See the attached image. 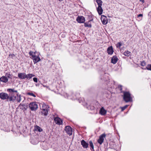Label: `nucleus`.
Returning a JSON list of instances; mask_svg holds the SVG:
<instances>
[{
  "instance_id": "f257e3e1",
  "label": "nucleus",
  "mask_w": 151,
  "mask_h": 151,
  "mask_svg": "<svg viewBox=\"0 0 151 151\" xmlns=\"http://www.w3.org/2000/svg\"><path fill=\"white\" fill-rule=\"evenodd\" d=\"M0 98L2 100H6L10 102H14L16 99V97L13 93L9 95L6 93L2 92L0 93Z\"/></svg>"
},
{
  "instance_id": "f03ea898",
  "label": "nucleus",
  "mask_w": 151,
  "mask_h": 151,
  "mask_svg": "<svg viewBox=\"0 0 151 151\" xmlns=\"http://www.w3.org/2000/svg\"><path fill=\"white\" fill-rule=\"evenodd\" d=\"M29 54L32 56L31 58L33 60L35 64L41 60L40 58L39 57V54H38L36 51L33 52L32 51H30L29 52Z\"/></svg>"
},
{
  "instance_id": "7ed1b4c3",
  "label": "nucleus",
  "mask_w": 151,
  "mask_h": 151,
  "mask_svg": "<svg viewBox=\"0 0 151 151\" xmlns=\"http://www.w3.org/2000/svg\"><path fill=\"white\" fill-rule=\"evenodd\" d=\"M123 99L126 102L132 101V99L131 96V95L129 92L124 91Z\"/></svg>"
},
{
  "instance_id": "20e7f679",
  "label": "nucleus",
  "mask_w": 151,
  "mask_h": 151,
  "mask_svg": "<svg viewBox=\"0 0 151 151\" xmlns=\"http://www.w3.org/2000/svg\"><path fill=\"white\" fill-rule=\"evenodd\" d=\"M42 105V113L44 114L45 116H47L48 114V111L49 110L48 106L43 103Z\"/></svg>"
},
{
  "instance_id": "39448f33",
  "label": "nucleus",
  "mask_w": 151,
  "mask_h": 151,
  "mask_svg": "<svg viewBox=\"0 0 151 151\" xmlns=\"http://www.w3.org/2000/svg\"><path fill=\"white\" fill-rule=\"evenodd\" d=\"M29 107L32 111H35L38 108V105L35 102H32L30 103Z\"/></svg>"
},
{
  "instance_id": "423d86ee",
  "label": "nucleus",
  "mask_w": 151,
  "mask_h": 151,
  "mask_svg": "<svg viewBox=\"0 0 151 151\" xmlns=\"http://www.w3.org/2000/svg\"><path fill=\"white\" fill-rule=\"evenodd\" d=\"M19 107L24 111L27 110L28 108V106L26 104L21 103L18 106Z\"/></svg>"
},
{
  "instance_id": "0eeeda50",
  "label": "nucleus",
  "mask_w": 151,
  "mask_h": 151,
  "mask_svg": "<svg viewBox=\"0 0 151 151\" xmlns=\"http://www.w3.org/2000/svg\"><path fill=\"white\" fill-rule=\"evenodd\" d=\"M65 130L67 134L69 135H71L72 133V130L71 127L67 126L65 127Z\"/></svg>"
},
{
  "instance_id": "6e6552de",
  "label": "nucleus",
  "mask_w": 151,
  "mask_h": 151,
  "mask_svg": "<svg viewBox=\"0 0 151 151\" xmlns=\"http://www.w3.org/2000/svg\"><path fill=\"white\" fill-rule=\"evenodd\" d=\"M77 21L79 23H83L85 21V19L82 16H78L76 19Z\"/></svg>"
},
{
  "instance_id": "1a4fd4ad",
  "label": "nucleus",
  "mask_w": 151,
  "mask_h": 151,
  "mask_svg": "<svg viewBox=\"0 0 151 151\" xmlns=\"http://www.w3.org/2000/svg\"><path fill=\"white\" fill-rule=\"evenodd\" d=\"M105 84H106L108 87L111 88L112 86L114 84V82L112 81L107 80L105 81Z\"/></svg>"
},
{
  "instance_id": "9d476101",
  "label": "nucleus",
  "mask_w": 151,
  "mask_h": 151,
  "mask_svg": "<svg viewBox=\"0 0 151 151\" xmlns=\"http://www.w3.org/2000/svg\"><path fill=\"white\" fill-rule=\"evenodd\" d=\"M26 74L25 73H19L18 76L19 78L21 79H24L26 78Z\"/></svg>"
},
{
  "instance_id": "9b49d317",
  "label": "nucleus",
  "mask_w": 151,
  "mask_h": 151,
  "mask_svg": "<svg viewBox=\"0 0 151 151\" xmlns=\"http://www.w3.org/2000/svg\"><path fill=\"white\" fill-rule=\"evenodd\" d=\"M104 140V133L102 134L99 137L98 140V142L100 144H101L103 142Z\"/></svg>"
},
{
  "instance_id": "f8f14e48",
  "label": "nucleus",
  "mask_w": 151,
  "mask_h": 151,
  "mask_svg": "<svg viewBox=\"0 0 151 151\" xmlns=\"http://www.w3.org/2000/svg\"><path fill=\"white\" fill-rule=\"evenodd\" d=\"M8 79L7 77L5 76H3L0 78V81L4 83H6L8 81Z\"/></svg>"
},
{
  "instance_id": "ddd939ff",
  "label": "nucleus",
  "mask_w": 151,
  "mask_h": 151,
  "mask_svg": "<svg viewBox=\"0 0 151 151\" xmlns=\"http://www.w3.org/2000/svg\"><path fill=\"white\" fill-rule=\"evenodd\" d=\"M55 123L58 125H60L62 123V120L58 117H56L55 119Z\"/></svg>"
},
{
  "instance_id": "4468645a",
  "label": "nucleus",
  "mask_w": 151,
  "mask_h": 151,
  "mask_svg": "<svg viewBox=\"0 0 151 151\" xmlns=\"http://www.w3.org/2000/svg\"><path fill=\"white\" fill-rule=\"evenodd\" d=\"M118 59L116 55L113 56L111 59V63L114 64H116L117 61Z\"/></svg>"
},
{
  "instance_id": "2eb2a0df",
  "label": "nucleus",
  "mask_w": 151,
  "mask_h": 151,
  "mask_svg": "<svg viewBox=\"0 0 151 151\" xmlns=\"http://www.w3.org/2000/svg\"><path fill=\"white\" fill-rule=\"evenodd\" d=\"M81 144L84 148H87L88 146V144L84 140H82L81 141Z\"/></svg>"
},
{
  "instance_id": "dca6fc26",
  "label": "nucleus",
  "mask_w": 151,
  "mask_h": 151,
  "mask_svg": "<svg viewBox=\"0 0 151 151\" xmlns=\"http://www.w3.org/2000/svg\"><path fill=\"white\" fill-rule=\"evenodd\" d=\"M107 51L109 54L112 55L114 52L112 46H110L108 47Z\"/></svg>"
},
{
  "instance_id": "f3484780",
  "label": "nucleus",
  "mask_w": 151,
  "mask_h": 151,
  "mask_svg": "<svg viewBox=\"0 0 151 151\" xmlns=\"http://www.w3.org/2000/svg\"><path fill=\"white\" fill-rule=\"evenodd\" d=\"M92 20H89L88 22L84 23V26L85 27H91V21Z\"/></svg>"
},
{
  "instance_id": "a211bd4d",
  "label": "nucleus",
  "mask_w": 151,
  "mask_h": 151,
  "mask_svg": "<svg viewBox=\"0 0 151 151\" xmlns=\"http://www.w3.org/2000/svg\"><path fill=\"white\" fill-rule=\"evenodd\" d=\"M16 97V99L17 103L20 102L21 101V96L20 95H19L18 94H17V96Z\"/></svg>"
},
{
  "instance_id": "6ab92c4d",
  "label": "nucleus",
  "mask_w": 151,
  "mask_h": 151,
  "mask_svg": "<svg viewBox=\"0 0 151 151\" xmlns=\"http://www.w3.org/2000/svg\"><path fill=\"white\" fill-rule=\"evenodd\" d=\"M35 76V75H34L31 73H29L27 75L26 74V78H27V79L29 80Z\"/></svg>"
},
{
  "instance_id": "aec40b11",
  "label": "nucleus",
  "mask_w": 151,
  "mask_h": 151,
  "mask_svg": "<svg viewBox=\"0 0 151 151\" xmlns=\"http://www.w3.org/2000/svg\"><path fill=\"white\" fill-rule=\"evenodd\" d=\"M97 11L99 15H101L103 12V9L101 7V6H98L97 9Z\"/></svg>"
},
{
  "instance_id": "412c9836",
  "label": "nucleus",
  "mask_w": 151,
  "mask_h": 151,
  "mask_svg": "<svg viewBox=\"0 0 151 151\" xmlns=\"http://www.w3.org/2000/svg\"><path fill=\"white\" fill-rule=\"evenodd\" d=\"M12 75L11 74L10 72H7L5 73V76L7 78L12 79Z\"/></svg>"
},
{
  "instance_id": "4be33fe9",
  "label": "nucleus",
  "mask_w": 151,
  "mask_h": 151,
  "mask_svg": "<svg viewBox=\"0 0 151 151\" xmlns=\"http://www.w3.org/2000/svg\"><path fill=\"white\" fill-rule=\"evenodd\" d=\"M35 129L36 131H38L39 132H41L42 130L41 128L37 126H36L35 127Z\"/></svg>"
},
{
  "instance_id": "5701e85b",
  "label": "nucleus",
  "mask_w": 151,
  "mask_h": 151,
  "mask_svg": "<svg viewBox=\"0 0 151 151\" xmlns=\"http://www.w3.org/2000/svg\"><path fill=\"white\" fill-rule=\"evenodd\" d=\"M90 146L91 147V150H94V146L93 143L91 141L89 142Z\"/></svg>"
},
{
  "instance_id": "b1692460",
  "label": "nucleus",
  "mask_w": 151,
  "mask_h": 151,
  "mask_svg": "<svg viewBox=\"0 0 151 151\" xmlns=\"http://www.w3.org/2000/svg\"><path fill=\"white\" fill-rule=\"evenodd\" d=\"M130 53H131V52L129 51L128 50L125 51L124 52V55L126 56H129L130 55Z\"/></svg>"
},
{
  "instance_id": "393cba45",
  "label": "nucleus",
  "mask_w": 151,
  "mask_h": 151,
  "mask_svg": "<svg viewBox=\"0 0 151 151\" xmlns=\"http://www.w3.org/2000/svg\"><path fill=\"white\" fill-rule=\"evenodd\" d=\"M142 69L151 70V64L148 65L145 68H142Z\"/></svg>"
},
{
  "instance_id": "a878e982",
  "label": "nucleus",
  "mask_w": 151,
  "mask_h": 151,
  "mask_svg": "<svg viewBox=\"0 0 151 151\" xmlns=\"http://www.w3.org/2000/svg\"><path fill=\"white\" fill-rule=\"evenodd\" d=\"M99 113L102 115H104V107H102L100 109Z\"/></svg>"
},
{
  "instance_id": "bb28decb",
  "label": "nucleus",
  "mask_w": 151,
  "mask_h": 151,
  "mask_svg": "<svg viewBox=\"0 0 151 151\" xmlns=\"http://www.w3.org/2000/svg\"><path fill=\"white\" fill-rule=\"evenodd\" d=\"M96 2L98 5V6H101L102 1L101 0H96Z\"/></svg>"
},
{
  "instance_id": "cd10ccee",
  "label": "nucleus",
  "mask_w": 151,
  "mask_h": 151,
  "mask_svg": "<svg viewBox=\"0 0 151 151\" xmlns=\"http://www.w3.org/2000/svg\"><path fill=\"white\" fill-rule=\"evenodd\" d=\"M8 91L9 92H16V93H17L18 91L17 90H15L14 89H8Z\"/></svg>"
},
{
  "instance_id": "c85d7f7f",
  "label": "nucleus",
  "mask_w": 151,
  "mask_h": 151,
  "mask_svg": "<svg viewBox=\"0 0 151 151\" xmlns=\"http://www.w3.org/2000/svg\"><path fill=\"white\" fill-rule=\"evenodd\" d=\"M116 45L117 48H120L122 46V44L121 42H119L116 44Z\"/></svg>"
},
{
  "instance_id": "c756f323",
  "label": "nucleus",
  "mask_w": 151,
  "mask_h": 151,
  "mask_svg": "<svg viewBox=\"0 0 151 151\" xmlns=\"http://www.w3.org/2000/svg\"><path fill=\"white\" fill-rule=\"evenodd\" d=\"M27 93V94L28 95H29L32 96H33L34 97H36L35 95V94H33L32 92H28Z\"/></svg>"
},
{
  "instance_id": "7c9ffc66",
  "label": "nucleus",
  "mask_w": 151,
  "mask_h": 151,
  "mask_svg": "<svg viewBox=\"0 0 151 151\" xmlns=\"http://www.w3.org/2000/svg\"><path fill=\"white\" fill-rule=\"evenodd\" d=\"M146 62L144 61H142L141 62V65L142 66H144L146 65Z\"/></svg>"
},
{
  "instance_id": "2f4dec72",
  "label": "nucleus",
  "mask_w": 151,
  "mask_h": 151,
  "mask_svg": "<svg viewBox=\"0 0 151 151\" xmlns=\"http://www.w3.org/2000/svg\"><path fill=\"white\" fill-rule=\"evenodd\" d=\"M104 15H102L101 16V20L103 24H104Z\"/></svg>"
},
{
  "instance_id": "473e14b6",
  "label": "nucleus",
  "mask_w": 151,
  "mask_h": 151,
  "mask_svg": "<svg viewBox=\"0 0 151 151\" xmlns=\"http://www.w3.org/2000/svg\"><path fill=\"white\" fill-rule=\"evenodd\" d=\"M128 106V105H126L124 106L121 107L122 111H123L126 108H127Z\"/></svg>"
},
{
  "instance_id": "72a5a7b5",
  "label": "nucleus",
  "mask_w": 151,
  "mask_h": 151,
  "mask_svg": "<svg viewBox=\"0 0 151 151\" xmlns=\"http://www.w3.org/2000/svg\"><path fill=\"white\" fill-rule=\"evenodd\" d=\"M122 85H119L118 86V88L121 91H122ZM121 92H122L121 91Z\"/></svg>"
},
{
  "instance_id": "f704fd0d",
  "label": "nucleus",
  "mask_w": 151,
  "mask_h": 151,
  "mask_svg": "<svg viewBox=\"0 0 151 151\" xmlns=\"http://www.w3.org/2000/svg\"><path fill=\"white\" fill-rule=\"evenodd\" d=\"M107 20V18L106 16H104V24H106L107 23V21L106 20Z\"/></svg>"
},
{
  "instance_id": "c9c22d12",
  "label": "nucleus",
  "mask_w": 151,
  "mask_h": 151,
  "mask_svg": "<svg viewBox=\"0 0 151 151\" xmlns=\"http://www.w3.org/2000/svg\"><path fill=\"white\" fill-rule=\"evenodd\" d=\"M33 81L35 82H37V78H33Z\"/></svg>"
},
{
  "instance_id": "e433bc0d",
  "label": "nucleus",
  "mask_w": 151,
  "mask_h": 151,
  "mask_svg": "<svg viewBox=\"0 0 151 151\" xmlns=\"http://www.w3.org/2000/svg\"><path fill=\"white\" fill-rule=\"evenodd\" d=\"M143 16V14H140L138 15L137 17H142Z\"/></svg>"
},
{
  "instance_id": "4c0bfd02",
  "label": "nucleus",
  "mask_w": 151,
  "mask_h": 151,
  "mask_svg": "<svg viewBox=\"0 0 151 151\" xmlns=\"http://www.w3.org/2000/svg\"><path fill=\"white\" fill-rule=\"evenodd\" d=\"M106 111L104 109V115L106 114Z\"/></svg>"
},
{
  "instance_id": "58836bf2",
  "label": "nucleus",
  "mask_w": 151,
  "mask_h": 151,
  "mask_svg": "<svg viewBox=\"0 0 151 151\" xmlns=\"http://www.w3.org/2000/svg\"><path fill=\"white\" fill-rule=\"evenodd\" d=\"M140 1L142 2V3H143L144 2V0H140Z\"/></svg>"
},
{
  "instance_id": "ea45409f",
  "label": "nucleus",
  "mask_w": 151,
  "mask_h": 151,
  "mask_svg": "<svg viewBox=\"0 0 151 151\" xmlns=\"http://www.w3.org/2000/svg\"><path fill=\"white\" fill-rule=\"evenodd\" d=\"M104 138H105L106 137V134H104Z\"/></svg>"
},
{
  "instance_id": "a19ab883",
  "label": "nucleus",
  "mask_w": 151,
  "mask_h": 151,
  "mask_svg": "<svg viewBox=\"0 0 151 151\" xmlns=\"http://www.w3.org/2000/svg\"><path fill=\"white\" fill-rule=\"evenodd\" d=\"M46 87L47 88H48V86H46Z\"/></svg>"
},
{
  "instance_id": "79ce46f5",
  "label": "nucleus",
  "mask_w": 151,
  "mask_h": 151,
  "mask_svg": "<svg viewBox=\"0 0 151 151\" xmlns=\"http://www.w3.org/2000/svg\"><path fill=\"white\" fill-rule=\"evenodd\" d=\"M43 86H44V87H46V86H44V85H43Z\"/></svg>"
},
{
  "instance_id": "37998d69",
  "label": "nucleus",
  "mask_w": 151,
  "mask_h": 151,
  "mask_svg": "<svg viewBox=\"0 0 151 151\" xmlns=\"http://www.w3.org/2000/svg\"><path fill=\"white\" fill-rule=\"evenodd\" d=\"M93 108H94V107H93Z\"/></svg>"
}]
</instances>
